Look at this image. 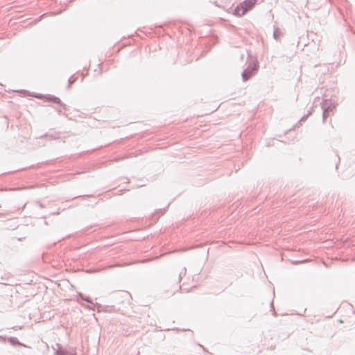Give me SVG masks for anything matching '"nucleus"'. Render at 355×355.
<instances>
[{
	"label": "nucleus",
	"mask_w": 355,
	"mask_h": 355,
	"mask_svg": "<svg viewBox=\"0 0 355 355\" xmlns=\"http://www.w3.org/2000/svg\"><path fill=\"white\" fill-rule=\"evenodd\" d=\"M257 0H245L236 7L234 15L237 17L243 16L255 6Z\"/></svg>",
	"instance_id": "obj_1"
},
{
	"label": "nucleus",
	"mask_w": 355,
	"mask_h": 355,
	"mask_svg": "<svg viewBox=\"0 0 355 355\" xmlns=\"http://www.w3.org/2000/svg\"><path fill=\"white\" fill-rule=\"evenodd\" d=\"M253 75L252 71L250 70H245L243 74L242 77L244 81L248 80Z\"/></svg>",
	"instance_id": "obj_2"
}]
</instances>
